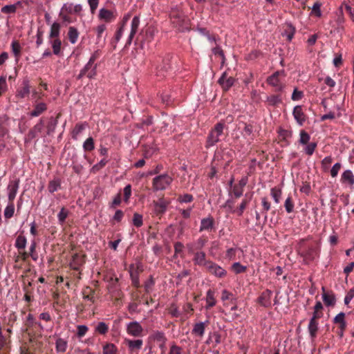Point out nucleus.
I'll use <instances>...</instances> for the list:
<instances>
[{
    "mask_svg": "<svg viewBox=\"0 0 354 354\" xmlns=\"http://www.w3.org/2000/svg\"><path fill=\"white\" fill-rule=\"evenodd\" d=\"M169 18L173 27L177 30L184 32L189 30V19L185 17L180 6H176L171 9Z\"/></svg>",
    "mask_w": 354,
    "mask_h": 354,
    "instance_id": "f257e3e1",
    "label": "nucleus"
},
{
    "mask_svg": "<svg viewBox=\"0 0 354 354\" xmlns=\"http://www.w3.org/2000/svg\"><path fill=\"white\" fill-rule=\"evenodd\" d=\"M286 76L283 70L277 71L266 79V83L274 88L277 93H281L286 87V84L282 78Z\"/></svg>",
    "mask_w": 354,
    "mask_h": 354,
    "instance_id": "f03ea898",
    "label": "nucleus"
},
{
    "mask_svg": "<svg viewBox=\"0 0 354 354\" xmlns=\"http://www.w3.org/2000/svg\"><path fill=\"white\" fill-rule=\"evenodd\" d=\"M225 124L222 122L217 123L209 132L207 138V147H212L220 141V137L223 134Z\"/></svg>",
    "mask_w": 354,
    "mask_h": 354,
    "instance_id": "7ed1b4c3",
    "label": "nucleus"
},
{
    "mask_svg": "<svg viewBox=\"0 0 354 354\" xmlns=\"http://www.w3.org/2000/svg\"><path fill=\"white\" fill-rule=\"evenodd\" d=\"M172 56L167 55L162 58H159L158 65L156 66L157 74L158 76L165 77L171 68Z\"/></svg>",
    "mask_w": 354,
    "mask_h": 354,
    "instance_id": "20e7f679",
    "label": "nucleus"
},
{
    "mask_svg": "<svg viewBox=\"0 0 354 354\" xmlns=\"http://www.w3.org/2000/svg\"><path fill=\"white\" fill-rule=\"evenodd\" d=\"M172 178L168 174H161L153 179L152 186L155 191L165 189L172 182Z\"/></svg>",
    "mask_w": 354,
    "mask_h": 354,
    "instance_id": "39448f33",
    "label": "nucleus"
},
{
    "mask_svg": "<svg viewBox=\"0 0 354 354\" xmlns=\"http://www.w3.org/2000/svg\"><path fill=\"white\" fill-rule=\"evenodd\" d=\"M205 270L209 274L214 275L215 277L218 279H223L227 276V271L221 266L212 261L208 263Z\"/></svg>",
    "mask_w": 354,
    "mask_h": 354,
    "instance_id": "423d86ee",
    "label": "nucleus"
},
{
    "mask_svg": "<svg viewBox=\"0 0 354 354\" xmlns=\"http://www.w3.org/2000/svg\"><path fill=\"white\" fill-rule=\"evenodd\" d=\"M170 202L165 200L163 197L160 198L158 201H153V213L159 218L165 213L167 206Z\"/></svg>",
    "mask_w": 354,
    "mask_h": 354,
    "instance_id": "0eeeda50",
    "label": "nucleus"
},
{
    "mask_svg": "<svg viewBox=\"0 0 354 354\" xmlns=\"http://www.w3.org/2000/svg\"><path fill=\"white\" fill-rule=\"evenodd\" d=\"M207 237L205 236H201L195 241L188 243L186 244L188 252H195L198 251H203V248L207 243Z\"/></svg>",
    "mask_w": 354,
    "mask_h": 354,
    "instance_id": "6e6552de",
    "label": "nucleus"
},
{
    "mask_svg": "<svg viewBox=\"0 0 354 354\" xmlns=\"http://www.w3.org/2000/svg\"><path fill=\"white\" fill-rule=\"evenodd\" d=\"M149 338L159 344L158 346L161 350L162 353L165 352L167 338L165 333L160 330H154L150 335Z\"/></svg>",
    "mask_w": 354,
    "mask_h": 354,
    "instance_id": "1a4fd4ad",
    "label": "nucleus"
},
{
    "mask_svg": "<svg viewBox=\"0 0 354 354\" xmlns=\"http://www.w3.org/2000/svg\"><path fill=\"white\" fill-rule=\"evenodd\" d=\"M193 255L192 261L195 266L203 267L205 268L211 260L207 259V254L204 251H198L195 252H189Z\"/></svg>",
    "mask_w": 354,
    "mask_h": 354,
    "instance_id": "9d476101",
    "label": "nucleus"
},
{
    "mask_svg": "<svg viewBox=\"0 0 354 354\" xmlns=\"http://www.w3.org/2000/svg\"><path fill=\"white\" fill-rule=\"evenodd\" d=\"M127 333L133 337H142L143 335V328L140 324L136 321L129 322L127 324Z\"/></svg>",
    "mask_w": 354,
    "mask_h": 354,
    "instance_id": "9b49d317",
    "label": "nucleus"
},
{
    "mask_svg": "<svg viewBox=\"0 0 354 354\" xmlns=\"http://www.w3.org/2000/svg\"><path fill=\"white\" fill-rule=\"evenodd\" d=\"M345 314L344 313H339L337 314L334 319L333 322L336 324H338V328L337 330V335L339 337V338H342L344 336V330L346 328V323L345 322Z\"/></svg>",
    "mask_w": 354,
    "mask_h": 354,
    "instance_id": "f8f14e48",
    "label": "nucleus"
},
{
    "mask_svg": "<svg viewBox=\"0 0 354 354\" xmlns=\"http://www.w3.org/2000/svg\"><path fill=\"white\" fill-rule=\"evenodd\" d=\"M19 187V179L15 178L9 181L7 187L8 201H14Z\"/></svg>",
    "mask_w": 354,
    "mask_h": 354,
    "instance_id": "ddd939ff",
    "label": "nucleus"
},
{
    "mask_svg": "<svg viewBox=\"0 0 354 354\" xmlns=\"http://www.w3.org/2000/svg\"><path fill=\"white\" fill-rule=\"evenodd\" d=\"M218 83L221 85L223 91H228L234 83V78L228 76L226 72H224L218 80Z\"/></svg>",
    "mask_w": 354,
    "mask_h": 354,
    "instance_id": "4468645a",
    "label": "nucleus"
},
{
    "mask_svg": "<svg viewBox=\"0 0 354 354\" xmlns=\"http://www.w3.org/2000/svg\"><path fill=\"white\" fill-rule=\"evenodd\" d=\"M292 115L297 123L299 126H303L306 120L307 117L303 111L302 106L300 105L295 106L293 109Z\"/></svg>",
    "mask_w": 354,
    "mask_h": 354,
    "instance_id": "2eb2a0df",
    "label": "nucleus"
},
{
    "mask_svg": "<svg viewBox=\"0 0 354 354\" xmlns=\"http://www.w3.org/2000/svg\"><path fill=\"white\" fill-rule=\"evenodd\" d=\"M85 263V256L75 254L70 262V268L74 270H80V267Z\"/></svg>",
    "mask_w": 354,
    "mask_h": 354,
    "instance_id": "dca6fc26",
    "label": "nucleus"
},
{
    "mask_svg": "<svg viewBox=\"0 0 354 354\" xmlns=\"http://www.w3.org/2000/svg\"><path fill=\"white\" fill-rule=\"evenodd\" d=\"M98 18L106 23H110L116 19V15H115L113 11L103 8L99 11Z\"/></svg>",
    "mask_w": 354,
    "mask_h": 354,
    "instance_id": "f3484780",
    "label": "nucleus"
},
{
    "mask_svg": "<svg viewBox=\"0 0 354 354\" xmlns=\"http://www.w3.org/2000/svg\"><path fill=\"white\" fill-rule=\"evenodd\" d=\"M272 295V291L268 289L263 291L258 298L259 304L266 308L270 307Z\"/></svg>",
    "mask_w": 354,
    "mask_h": 354,
    "instance_id": "a211bd4d",
    "label": "nucleus"
},
{
    "mask_svg": "<svg viewBox=\"0 0 354 354\" xmlns=\"http://www.w3.org/2000/svg\"><path fill=\"white\" fill-rule=\"evenodd\" d=\"M139 25H140V19L138 16H135L131 21V32H130V34L127 39L126 46L131 45L132 40L138 31Z\"/></svg>",
    "mask_w": 354,
    "mask_h": 354,
    "instance_id": "6ab92c4d",
    "label": "nucleus"
},
{
    "mask_svg": "<svg viewBox=\"0 0 354 354\" xmlns=\"http://www.w3.org/2000/svg\"><path fill=\"white\" fill-rule=\"evenodd\" d=\"M208 324V321H206L205 322L196 323L193 326L192 333L196 336H198L200 338H202L205 334V328Z\"/></svg>",
    "mask_w": 354,
    "mask_h": 354,
    "instance_id": "aec40b11",
    "label": "nucleus"
},
{
    "mask_svg": "<svg viewBox=\"0 0 354 354\" xmlns=\"http://www.w3.org/2000/svg\"><path fill=\"white\" fill-rule=\"evenodd\" d=\"M129 273L132 281V285L136 288H139L140 285L139 281L138 267H136L133 264H131L129 266Z\"/></svg>",
    "mask_w": 354,
    "mask_h": 354,
    "instance_id": "412c9836",
    "label": "nucleus"
},
{
    "mask_svg": "<svg viewBox=\"0 0 354 354\" xmlns=\"http://www.w3.org/2000/svg\"><path fill=\"white\" fill-rule=\"evenodd\" d=\"M282 102L283 100L281 97V95L279 93H278L277 94H273L267 96L265 102L268 106L275 107L278 106L280 104L282 103Z\"/></svg>",
    "mask_w": 354,
    "mask_h": 354,
    "instance_id": "4be33fe9",
    "label": "nucleus"
},
{
    "mask_svg": "<svg viewBox=\"0 0 354 354\" xmlns=\"http://www.w3.org/2000/svg\"><path fill=\"white\" fill-rule=\"evenodd\" d=\"M214 219L212 216L204 218L201 221V226L199 231H210L214 228Z\"/></svg>",
    "mask_w": 354,
    "mask_h": 354,
    "instance_id": "5701e85b",
    "label": "nucleus"
},
{
    "mask_svg": "<svg viewBox=\"0 0 354 354\" xmlns=\"http://www.w3.org/2000/svg\"><path fill=\"white\" fill-rule=\"evenodd\" d=\"M340 181L342 184L348 185L350 187L353 186L354 175L353 172L349 169L344 171L341 176Z\"/></svg>",
    "mask_w": 354,
    "mask_h": 354,
    "instance_id": "b1692460",
    "label": "nucleus"
},
{
    "mask_svg": "<svg viewBox=\"0 0 354 354\" xmlns=\"http://www.w3.org/2000/svg\"><path fill=\"white\" fill-rule=\"evenodd\" d=\"M95 295L96 290L90 286H86L82 290L83 299L93 304L95 302Z\"/></svg>",
    "mask_w": 354,
    "mask_h": 354,
    "instance_id": "393cba45",
    "label": "nucleus"
},
{
    "mask_svg": "<svg viewBox=\"0 0 354 354\" xmlns=\"http://www.w3.org/2000/svg\"><path fill=\"white\" fill-rule=\"evenodd\" d=\"M30 85L28 80L23 82V86L17 90L16 97L19 98H24L28 97L30 94Z\"/></svg>",
    "mask_w": 354,
    "mask_h": 354,
    "instance_id": "a878e982",
    "label": "nucleus"
},
{
    "mask_svg": "<svg viewBox=\"0 0 354 354\" xmlns=\"http://www.w3.org/2000/svg\"><path fill=\"white\" fill-rule=\"evenodd\" d=\"M109 330V326L108 324L104 322H98L94 328L95 334H98L101 335H106Z\"/></svg>",
    "mask_w": 354,
    "mask_h": 354,
    "instance_id": "bb28decb",
    "label": "nucleus"
},
{
    "mask_svg": "<svg viewBox=\"0 0 354 354\" xmlns=\"http://www.w3.org/2000/svg\"><path fill=\"white\" fill-rule=\"evenodd\" d=\"M127 345L131 351H139L143 345V341L138 339H126Z\"/></svg>",
    "mask_w": 354,
    "mask_h": 354,
    "instance_id": "cd10ccee",
    "label": "nucleus"
},
{
    "mask_svg": "<svg viewBox=\"0 0 354 354\" xmlns=\"http://www.w3.org/2000/svg\"><path fill=\"white\" fill-rule=\"evenodd\" d=\"M87 127V124L84 123H77L71 131V137L73 140H77L78 136L85 130Z\"/></svg>",
    "mask_w": 354,
    "mask_h": 354,
    "instance_id": "c85d7f7f",
    "label": "nucleus"
},
{
    "mask_svg": "<svg viewBox=\"0 0 354 354\" xmlns=\"http://www.w3.org/2000/svg\"><path fill=\"white\" fill-rule=\"evenodd\" d=\"M97 64L95 63H91L90 61L87 62V64L84 66L83 69L86 71L87 73V77L90 79L93 78L97 75Z\"/></svg>",
    "mask_w": 354,
    "mask_h": 354,
    "instance_id": "c756f323",
    "label": "nucleus"
},
{
    "mask_svg": "<svg viewBox=\"0 0 354 354\" xmlns=\"http://www.w3.org/2000/svg\"><path fill=\"white\" fill-rule=\"evenodd\" d=\"M323 294H322V299L325 304V305L328 306H334L335 304V295L331 293L326 292L325 290L324 287H322Z\"/></svg>",
    "mask_w": 354,
    "mask_h": 354,
    "instance_id": "7c9ffc66",
    "label": "nucleus"
},
{
    "mask_svg": "<svg viewBox=\"0 0 354 354\" xmlns=\"http://www.w3.org/2000/svg\"><path fill=\"white\" fill-rule=\"evenodd\" d=\"M318 321H314V319H310L308 329L310 336L313 340L317 337V333L318 331Z\"/></svg>",
    "mask_w": 354,
    "mask_h": 354,
    "instance_id": "2f4dec72",
    "label": "nucleus"
},
{
    "mask_svg": "<svg viewBox=\"0 0 354 354\" xmlns=\"http://www.w3.org/2000/svg\"><path fill=\"white\" fill-rule=\"evenodd\" d=\"M206 302H207V304H206L205 308L207 310L210 309L211 308H212L213 306H214L216 305V301L214 297V292L211 289L208 290L207 292Z\"/></svg>",
    "mask_w": 354,
    "mask_h": 354,
    "instance_id": "473e14b6",
    "label": "nucleus"
},
{
    "mask_svg": "<svg viewBox=\"0 0 354 354\" xmlns=\"http://www.w3.org/2000/svg\"><path fill=\"white\" fill-rule=\"evenodd\" d=\"M11 49H12V52L13 53V54L15 55V60L17 62H18V60L19 59V58L21 57V46L19 41L15 40L12 42Z\"/></svg>",
    "mask_w": 354,
    "mask_h": 354,
    "instance_id": "72a5a7b5",
    "label": "nucleus"
},
{
    "mask_svg": "<svg viewBox=\"0 0 354 354\" xmlns=\"http://www.w3.org/2000/svg\"><path fill=\"white\" fill-rule=\"evenodd\" d=\"M26 243L27 239L26 236L22 234H20L16 239L15 246L17 248L18 251L24 250L26 248Z\"/></svg>",
    "mask_w": 354,
    "mask_h": 354,
    "instance_id": "f704fd0d",
    "label": "nucleus"
},
{
    "mask_svg": "<svg viewBox=\"0 0 354 354\" xmlns=\"http://www.w3.org/2000/svg\"><path fill=\"white\" fill-rule=\"evenodd\" d=\"M61 26L59 23L55 22L51 25L49 39L59 38Z\"/></svg>",
    "mask_w": 354,
    "mask_h": 354,
    "instance_id": "c9c22d12",
    "label": "nucleus"
},
{
    "mask_svg": "<svg viewBox=\"0 0 354 354\" xmlns=\"http://www.w3.org/2000/svg\"><path fill=\"white\" fill-rule=\"evenodd\" d=\"M47 109L45 103L41 102L35 106L34 109L30 112V116L37 117L44 112Z\"/></svg>",
    "mask_w": 354,
    "mask_h": 354,
    "instance_id": "e433bc0d",
    "label": "nucleus"
},
{
    "mask_svg": "<svg viewBox=\"0 0 354 354\" xmlns=\"http://www.w3.org/2000/svg\"><path fill=\"white\" fill-rule=\"evenodd\" d=\"M60 116V113H58L56 118L51 117L49 120V122L46 126L47 128V134L50 135L54 133L55 128L57 125L58 121L57 119Z\"/></svg>",
    "mask_w": 354,
    "mask_h": 354,
    "instance_id": "4c0bfd02",
    "label": "nucleus"
},
{
    "mask_svg": "<svg viewBox=\"0 0 354 354\" xmlns=\"http://www.w3.org/2000/svg\"><path fill=\"white\" fill-rule=\"evenodd\" d=\"M52 46L53 52L55 55H59L62 49V41L59 38L52 39L50 41Z\"/></svg>",
    "mask_w": 354,
    "mask_h": 354,
    "instance_id": "58836bf2",
    "label": "nucleus"
},
{
    "mask_svg": "<svg viewBox=\"0 0 354 354\" xmlns=\"http://www.w3.org/2000/svg\"><path fill=\"white\" fill-rule=\"evenodd\" d=\"M79 37V32L77 29L73 26L68 28V37L70 42L73 44H75Z\"/></svg>",
    "mask_w": 354,
    "mask_h": 354,
    "instance_id": "ea45409f",
    "label": "nucleus"
},
{
    "mask_svg": "<svg viewBox=\"0 0 354 354\" xmlns=\"http://www.w3.org/2000/svg\"><path fill=\"white\" fill-rule=\"evenodd\" d=\"M102 348L103 354H119L117 346L113 343H106Z\"/></svg>",
    "mask_w": 354,
    "mask_h": 354,
    "instance_id": "a19ab883",
    "label": "nucleus"
},
{
    "mask_svg": "<svg viewBox=\"0 0 354 354\" xmlns=\"http://www.w3.org/2000/svg\"><path fill=\"white\" fill-rule=\"evenodd\" d=\"M56 351L57 353H64L66 352L68 346L67 342L62 339V338H58L56 341Z\"/></svg>",
    "mask_w": 354,
    "mask_h": 354,
    "instance_id": "79ce46f5",
    "label": "nucleus"
},
{
    "mask_svg": "<svg viewBox=\"0 0 354 354\" xmlns=\"http://www.w3.org/2000/svg\"><path fill=\"white\" fill-rule=\"evenodd\" d=\"M295 28L291 24H286L284 28V35L287 37V39L290 41L295 33Z\"/></svg>",
    "mask_w": 354,
    "mask_h": 354,
    "instance_id": "37998d69",
    "label": "nucleus"
},
{
    "mask_svg": "<svg viewBox=\"0 0 354 354\" xmlns=\"http://www.w3.org/2000/svg\"><path fill=\"white\" fill-rule=\"evenodd\" d=\"M317 251L315 248H310L304 253L303 256L305 261H311L317 257Z\"/></svg>",
    "mask_w": 354,
    "mask_h": 354,
    "instance_id": "c03bdc74",
    "label": "nucleus"
},
{
    "mask_svg": "<svg viewBox=\"0 0 354 354\" xmlns=\"http://www.w3.org/2000/svg\"><path fill=\"white\" fill-rule=\"evenodd\" d=\"M15 212L14 201H8V205L4 210V216L8 219L13 216Z\"/></svg>",
    "mask_w": 354,
    "mask_h": 354,
    "instance_id": "a18cd8bd",
    "label": "nucleus"
},
{
    "mask_svg": "<svg viewBox=\"0 0 354 354\" xmlns=\"http://www.w3.org/2000/svg\"><path fill=\"white\" fill-rule=\"evenodd\" d=\"M124 30V24H122L121 26L116 31L114 38L113 39L111 44L113 46V48H115L116 44L120 40L122 37L123 32Z\"/></svg>",
    "mask_w": 354,
    "mask_h": 354,
    "instance_id": "49530a36",
    "label": "nucleus"
},
{
    "mask_svg": "<svg viewBox=\"0 0 354 354\" xmlns=\"http://www.w3.org/2000/svg\"><path fill=\"white\" fill-rule=\"evenodd\" d=\"M231 269L236 274H241L246 272L247 267L241 265L239 262H236L232 265Z\"/></svg>",
    "mask_w": 354,
    "mask_h": 354,
    "instance_id": "de8ad7c7",
    "label": "nucleus"
},
{
    "mask_svg": "<svg viewBox=\"0 0 354 354\" xmlns=\"http://www.w3.org/2000/svg\"><path fill=\"white\" fill-rule=\"evenodd\" d=\"M270 194L276 203L280 202V198L282 194L281 189L277 187H272L270 190Z\"/></svg>",
    "mask_w": 354,
    "mask_h": 354,
    "instance_id": "09e8293b",
    "label": "nucleus"
},
{
    "mask_svg": "<svg viewBox=\"0 0 354 354\" xmlns=\"http://www.w3.org/2000/svg\"><path fill=\"white\" fill-rule=\"evenodd\" d=\"M21 277L23 279L22 286L24 293L32 292V281L26 279V277H24V275H22Z\"/></svg>",
    "mask_w": 354,
    "mask_h": 354,
    "instance_id": "8fccbe9b",
    "label": "nucleus"
},
{
    "mask_svg": "<svg viewBox=\"0 0 354 354\" xmlns=\"http://www.w3.org/2000/svg\"><path fill=\"white\" fill-rule=\"evenodd\" d=\"M95 148L94 140L92 137L88 138L83 144V149L86 151H91Z\"/></svg>",
    "mask_w": 354,
    "mask_h": 354,
    "instance_id": "3c124183",
    "label": "nucleus"
},
{
    "mask_svg": "<svg viewBox=\"0 0 354 354\" xmlns=\"http://www.w3.org/2000/svg\"><path fill=\"white\" fill-rule=\"evenodd\" d=\"M61 186V183L59 179H54L49 182L48 189L50 193H53L58 190Z\"/></svg>",
    "mask_w": 354,
    "mask_h": 354,
    "instance_id": "603ef678",
    "label": "nucleus"
},
{
    "mask_svg": "<svg viewBox=\"0 0 354 354\" xmlns=\"http://www.w3.org/2000/svg\"><path fill=\"white\" fill-rule=\"evenodd\" d=\"M69 212L65 207H62L60 212L57 214L59 223L63 225L68 217Z\"/></svg>",
    "mask_w": 354,
    "mask_h": 354,
    "instance_id": "864d4df0",
    "label": "nucleus"
},
{
    "mask_svg": "<svg viewBox=\"0 0 354 354\" xmlns=\"http://www.w3.org/2000/svg\"><path fill=\"white\" fill-rule=\"evenodd\" d=\"M284 207L288 213H291L293 212L295 204L292 198L290 195H289L288 198L286 199L284 203Z\"/></svg>",
    "mask_w": 354,
    "mask_h": 354,
    "instance_id": "5fc2aeb1",
    "label": "nucleus"
},
{
    "mask_svg": "<svg viewBox=\"0 0 354 354\" xmlns=\"http://www.w3.org/2000/svg\"><path fill=\"white\" fill-rule=\"evenodd\" d=\"M299 143L303 145H306L310 139V135L304 130H301L299 132Z\"/></svg>",
    "mask_w": 354,
    "mask_h": 354,
    "instance_id": "6e6d98bb",
    "label": "nucleus"
},
{
    "mask_svg": "<svg viewBox=\"0 0 354 354\" xmlns=\"http://www.w3.org/2000/svg\"><path fill=\"white\" fill-rule=\"evenodd\" d=\"M108 162V160L105 158L102 159L98 163L95 164L91 169V172L95 174L102 169Z\"/></svg>",
    "mask_w": 354,
    "mask_h": 354,
    "instance_id": "4d7b16f0",
    "label": "nucleus"
},
{
    "mask_svg": "<svg viewBox=\"0 0 354 354\" xmlns=\"http://www.w3.org/2000/svg\"><path fill=\"white\" fill-rule=\"evenodd\" d=\"M122 194L121 192L117 194V195L113 198V201L110 203L109 207L111 209H115L118 206H120L122 203Z\"/></svg>",
    "mask_w": 354,
    "mask_h": 354,
    "instance_id": "13d9d810",
    "label": "nucleus"
},
{
    "mask_svg": "<svg viewBox=\"0 0 354 354\" xmlns=\"http://www.w3.org/2000/svg\"><path fill=\"white\" fill-rule=\"evenodd\" d=\"M155 284V281H154V279L153 277V276H150L149 278L145 281V292L147 293H149L153 286Z\"/></svg>",
    "mask_w": 354,
    "mask_h": 354,
    "instance_id": "bf43d9fd",
    "label": "nucleus"
},
{
    "mask_svg": "<svg viewBox=\"0 0 354 354\" xmlns=\"http://www.w3.org/2000/svg\"><path fill=\"white\" fill-rule=\"evenodd\" d=\"M124 201L126 203H129V201L131 196V185L130 184L126 185L123 189Z\"/></svg>",
    "mask_w": 354,
    "mask_h": 354,
    "instance_id": "052dcab7",
    "label": "nucleus"
},
{
    "mask_svg": "<svg viewBox=\"0 0 354 354\" xmlns=\"http://www.w3.org/2000/svg\"><path fill=\"white\" fill-rule=\"evenodd\" d=\"M133 224L136 227H140L143 224L142 216L138 213H135L133 217Z\"/></svg>",
    "mask_w": 354,
    "mask_h": 354,
    "instance_id": "680f3d73",
    "label": "nucleus"
},
{
    "mask_svg": "<svg viewBox=\"0 0 354 354\" xmlns=\"http://www.w3.org/2000/svg\"><path fill=\"white\" fill-rule=\"evenodd\" d=\"M73 4L72 3H66L63 5L61 8V14H73Z\"/></svg>",
    "mask_w": 354,
    "mask_h": 354,
    "instance_id": "e2e57ef3",
    "label": "nucleus"
},
{
    "mask_svg": "<svg viewBox=\"0 0 354 354\" xmlns=\"http://www.w3.org/2000/svg\"><path fill=\"white\" fill-rule=\"evenodd\" d=\"M279 136L282 140H286L292 136V131L280 129L279 130Z\"/></svg>",
    "mask_w": 354,
    "mask_h": 354,
    "instance_id": "0e129e2a",
    "label": "nucleus"
},
{
    "mask_svg": "<svg viewBox=\"0 0 354 354\" xmlns=\"http://www.w3.org/2000/svg\"><path fill=\"white\" fill-rule=\"evenodd\" d=\"M317 147L316 142H310L306 145L305 147V152L308 156H312Z\"/></svg>",
    "mask_w": 354,
    "mask_h": 354,
    "instance_id": "69168bd1",
    "label": "nucleus"
},
{
    "mask_svg": "<svg viewBox=\"0 0 354 354\" xmlns=\"http://www.w3.org/2000/svg\"><path fill=\"white\" fill-rule=\"evenodd\" d=\"M169 313L173 317H178L180 316V312L177 306L175 304H171L170 307L168 308Z\"/></svg>",
    "mask_w": 354,
    "mask_h": 354,
    "instance_id": "338daca9",
    "label": "nucleus"
},
{
    "mask_svg": "<svg viewBox=\"0 0 354 354\" xmlns=\"http://www.w3.org/2000/svg\"><path fill=\"white\" fill-rule=\"evenodd\" d=\"M1 12L4 14H13L16 12L14 5H6L1 8Z\"/></svg>",
    "mask_w": 354,
    "mask_h": 354,
    "instance_id": "774afa93",
    "label": "nucleus"
}]
</instances>
